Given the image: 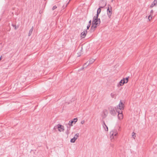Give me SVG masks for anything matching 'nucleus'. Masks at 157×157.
<instances>
[{"mask_svg": "<svg viewBox=\"0 0 157 157\" xmlns=\"http://www.w3.org/2000/svg\"><path fill=\"white\" fill-rule=\"evenodd\" d=\"M116 107L114 108L113 107L110 106L109 107V113L113 116H115L117 114L118 110Z\"/></svg>", "mask_w": 157, "mask_h": 157, "instance_id": "obj_1", "label": "nucleus"}, {"mask_svg": "<svg viewBox=\"0 0 157 157\" xmlns=\"http://www.w3.org/2000/svg\"><path fill=\"white\" fill-rule=\"evenodd\" d=\"M107 14L108 17L110 18L111 15L112 13V7L109 4L108 5V7L107 10Z\"/></svg>", "mask_w": 157, "mask_h": 157, "instance_id": "obj_2", "label": "nucleus"}, {"mask_svg": "<svg viewBox=\"0 0 157 157\" xmlns=\"http://www.w3.org/2000/svg\"><path fill=\"white\" fill-rule=\"evenodd\" d=\"M56 128H57L58 131L60 132H61V131H64L63 126L60 124H58L57 126H55L54 128V129Z\"/></svg>", "mask_w": 157, "mask_h": 157, "instance_id": "obj_3", "label": "nucleus"}, {"mask_svg": "<svg viewBox=\"0 0 157 157\" xmlns=\"http://www.w3.org/2000/svg\"><path fill=\"white\" fill-rule=\"evenodd\" d=\"M124 104L121 100L118 105L117 106V108L120 109L121 110H123L124 109Z\"/></svg>", "mask_w": 157, "mask_h": 157, "instance_id": "obj_4", "label": "nucleus"}, {"mask_svg": "<svg viewBox=\"0 0 157 157\" xmlns=\"http://www.w3.org/2000/svg\"><path fill=\"white\" fill-rule=\"evenodd\" d=\"M99 25H96V24L95 25V24L92 23V25L90 29V32H94L97 28V26Z\"/></svg>", "mask_w": 157, "mask_h": 157, "instance_id": "obj_5", "label": "nucleus"}, {"mask_svg": "<svg viewBox=\"0 0 157 157\" xmlns=\"http://www.w3.org/2000/svg\"><path fill=\"white\" fill-rule=\"evenodd\" d=\"M78 136H79V133H76L74 137L73 138L71 139L70 142L71 143H74L75 142V140H76V139H77L78 137Z\"/></svg>", "mask_w": 157, "mask_h": 157, "instance_id": "obj_6", "label": "nucleus"}, {"mask_svg": "<svg viewBox=\"0 0 157 157\" xmlns=\"http://www.w3.org/2000/svg\"><path fill=\"white\" fill-rule=\"evenodd\" d=\"M117 113H118V119L119 120L122 119L123 118V114L122 113V111H118Z\"/></svg>", "mask_w": 157, "mask_h": 157, "instance_id": "obj_7", "label": "nucleus"}, {"mask_svg": "<svg viewBox=\"0 0 157 157\" xmlns=\"http://www.w3.org/2000/svg\"><path fill=\"white\" fill-rule=\"evenodd\" d=\"M124 83H126L125 81L124 78L123 79H121L119 82V83L118 84L117 86H122Z\"/></svg>", "mask_w": 157, "mask_h": 157, "instance_id": "obj_8", "label": "nucleus"}, {"mask_svg": "<svg viewBox=\"0 0 157 157\" xmlns=\"http://www.w3.org/2000/svg\"><path fill=\"white\" fill-rule=\"evenodd\" d=\"M87 33V30H85V31H84L82 33H81V37L82 38H84L86 36V34Z\"/></svg>", "mask_w": 157, "mask_h": 157, "instance_id": "obj_9", "label": "nucleus"}, {"mask_svg": "<svg viewBox=\"0 0 157 157\" xmlns=\"http://www.w3.org/2000/svg\"><path fill=\"white\" fill-rule=\"evenodd\" d=\"M92 23L95 24V25L96 24V25H99L98 19L97 18H93Z\"/></svg>", "mask_w": 157, "mask_h": 157, "instance_id": "obj_10", "label": "nucleus"}, {"mask_svg": "<svg viewBox=\"0 0 157 157\" xmlns=\"http://www.w3.org/2000/svg\"><path fill=\"white\" fill-rule=\"evenodd\" d=\"M107 3L104 1H101L99 3V5L101 6H104V7L106 6Z\"/></svg>", "mask_w": 157, "mask_h": 157, "instance_id": "obj_11", "label": "nucleus"}, {"mask_svg": "<svg viewBox=\"0 0 157 157\" xmlns=\"http://www.w3.org/2000/svg\"><path fill=\"white\" fill-rule=\"evenodd\" d=\"M103 127L104 128L105 130L106 131H108V127L105 124V121H103Z\"/></svg>", "mask_w": 157, "mask_h": 157, "instance_id": "obj_12", "label": "nucleus"}, {"mask_svg": "<svg viewBox=\"0 0 157 157\" xmlns=\"http://www.w3.org/2000/svg\"><path fill=\"white\" fill-rule=\"evenodd\" d=\"M153 12H154V11L153 10H151V12H150V13H151V14L148 17V19H149V21H150V20H151L152 18V17L153 16Z\"/></svg>", "mask_w": 157, "mask_h": 157, "instance_id": "obj_13", "label": "nucleus"}, {"mask_svg": "<svg viewBox=\"0 0 157 157\" xmlns=\"http://www.w3.org/2000/svg\"><path fill=\"white\" fill-rule=\"evenodd\" d=\"M104 8V6H100L98 9L97 13L99 14L101 13V8Z\"/></svg>", "mask_w": 157, "mask_h": 157, "instance_id": "obj_14", "label": "nucleus"}, {"mask_svg": "<svg viewBox=\"0 0 157 157\" xmlns=\"http://www.w3.org/2000/svg\"><path fill=\"white\" fill-rule=\"evenodd\" d=\"M95 60L94 59H90L89 61H88V62H89V63H88V65L87 66H88L89 64H92L94 62V61Z\"/></svg>", "mask_w": 157, "mask_h": 157, "instance_id": "obj_15", "label": "nucleus"}, {"mask_svg": "<svg viewBox=\"0 0 157 157\" xmlns=\"http://www.w3.org/2000/svg\"><path fill=\"white\" fill-rule=\"evenodd\" d=\"M157 3V2H156L155 0L153 1V2H152L151 5L150 6V8H152L154 6H155L156 4Z\"/></svg>", "mask_w": 157, "mask_h": 157, "instance_id": "obj_16", "label": "nucleus"}, {"mask_svg": "<svg viewBox=\"0 0 157 157\" xmlns=\"http://www.w3.org/2000/svg\"><path fill=\"white\" fill-rule=\"evenodd\" d=\"M103 113L105 117H106L108 113V111L106 109H104L103 110Z\"/></svg>", "mask_w": 157, "mask_h": 157, "instance_id": "obj_17", "label": "nucleus"}, {"mask_svg": "<svg viewBox=\"0 0 157 157\" xmlns=\"http://www.w3.org/2000/svg\"><path fill=\"white\" fill-rule=\"evenodd\" d=\"M33 30V27H32L29 30V33L28 35V36H31V34L32 33Z\"/></svg>", "mask_w": 157, "mask_h": 157, "instance_id": "obj_18", "label": "nucleus"}, {"mask_svg": "<svg viewBox=\"0 0 157 157\" xmlns=\"http://www.w3.org/2000/svg\"><path fill=\"white\" fill-rule=\"evenodd\" d=\"M73 121L72 120H71L69 121V122L68 124H67L68 125H70L71 126H73Z\"/></svg>", "mask_w": 157, "mask_h": 157, "instance_id": "obj_19", "label": "nucleus"}, {"mask_svg": "<svg viewBox=\"0 0 157 157\" xmlns=\"http://www.w3.org/2000/svg\"><path fill=\"white\" fill-rule=\"evenodd\" d=\"M110 138H114V132H110Z\"/></svg>", "mask_w": 157, "mask_h": 157, "instance_id": "obj_20", "label": "nucleus"}, {"mask_svg": "<svg viewBox=\"0 0 157 157\" xmlns=\"http://www.w3.org/2000/svg\"><path fill=\"white\" fill-rule=\"evenodd\" d=\"M66 125L67 127V129H68L70 131V130L71 129V126H70V125H68L67 124H66Z\"/></svg>", "mask_w": 157, "mask_h": 157, "instance_id": "obj_21", "label": "nucleus"}, {"mask_svg": "<svg viewBox=\"0 0 157 157\" xmlns=\"http://www.w3.org/2000/svg\"><path fill=\"white\" fill-rule=\"evenodd\" d=\"M12 25L14 27V29L15 30H16L19 27V26H17V27L16 26V25H14L13 24H12Z\"/></svg>", "mask_w": 157, "mask_h": 157, "instance_id": "obj_22", "label": "nucleus"}, {"mask_svg": "<svg viewBox=\"0 0 157 157\" xmlns=\"http://www.w3.org/2000/svg\"><path fill=\"white\" fill-rule=\"evenodd\" d=\"M69 2L67 3V4L65 6L64 5H63L62 7V10H63L64 9V8H65L67 6V5H68V3H69Z\"/></svg>", "mask_w": 157, "mask_h": 157, "instance_id": "obj_23", "label": "nucleus"}, {"mask_svg": "<svg viewBox=\"0 0 157 157\" xmlns=\"http://www.w3.org/2000/svg\"><path fill=\"white\" fill-rule=\"evenodd\" d=\"M72 121H73V122H74V123H75L76 122L78 121V119L77 118H75L74 119H73Z\"/></svg>", "mask_w": 157, "mask_h": 157, "instance_id": "obj_24", "label": "nucleus"}, {"mask_svg": "<svg viewBox=\"0 0 157 157\" xmlns=\"http://www.w3.org/2000/svg\"><path fill=\"white\" fill-rule=\"evenodd\" d=\"M129 77H126L125 78H124L125 81V83H127L128 82V81Z\"/></svg>", "mask_w": 157, "mask_h": 157, "instance_id": "obj_25", "label": "nucleus"}, {"mask_svg": "<svg viewBox=\"0 0 157 157\" xmlns=\"http://www.w3.org/2000/svg\"><path fill=\"white\" fill-rule=\"evenodd\" d=\"M99 14L97 13V14L93 17V18H98Z\"/></svg>", "mask_w": 157, "mask_h": 157, "instance_id": "obj_26", "label": "nucleus"}, {"mask_svg": "<svg viewBox=\"0 0 157 157\" xmlns=\"http://www.w3.org/2000/svg\"><path fill=\"white\" fill-rule=\"evenodd\" d=\"M65 133H66V134L68 136V135L70 133V132H69V130H68V129H67V131H66L65 132Z\"/></svg>", "mask_w": 157, "mask_h": 157, "instance_id": "obj_27", "label": "nucleus"}, {"mask_svg": "<svg viewBox=\"0 0 157 157\" xmlns=\"http://www.w3.org/2000/svg\"><path fill=\"white\" fill-rule=\"evenodd\" d=\"M97 19H98V23L99 25H100L101 23V20L99 18H97Z\"/></svg>", "mask_w": 157, "mask_h": 157, "instance_id": "obj_28", "label": "nucleus"}, {"mask_svg": "<svg viewBox=\"0 0 157 157\" xmlns=\"http://www.w3.org/2000/svg\"><path fill=\"white\" fill-rule=\"evenodd\" d=\"M111 96L112 98H114L115 96V94L113 93H111Z\"/></svg>", "mask_w": 157, "mask_h": 157, "instance_id": "obj_29", "label": "nucleus"}, {"mask_svg": "<svg viewBox=\"0 0 157 157\" xmlns=\"http://www.w3.org/2000/svg\"><path fill=\"white\" fill-rule=\"evenodd\" d=\"M57 6H55H55H54L52 8V10H54L55 9H56V8H57Z\"/></svg>", "mask_w": 157, "mask_h": 157, "instance_id": "obj_30", "label": "nucleus"}, {"mask_svg": "<svg viewBox=\"0 0 157 157\" xmlns=\"http://www.w3.org/2000/svg\"><path fill=\"white\" fill-rule=\"evenodd\" d=\"M91 22H92L91 20H90V21H89L88 24H89V25H91Z\"/></svg>", "mask_w": 157, "mask_h": 157, "instance_id": "obj_31", "label": "nucleus"}, {"mask_svg": "<svg viewBox=\"0 0 157 157\" xmlns=\"http://www.w3.org/2000/svg\"><path fill=\"white\" fill-rule=\"evenodd\" d=\"M81 123L82 124H83L84 123H85V121H82L81 122Z\"/></svg>", "mask_w": 157, "mask_h": 157, "instance_id": "obj_32", "label": "nucleus"}, {"mask_svg": "<svg viewBox=\"0 0 157 157\" xmlns=\"http://www.w3.org/2000/svg\"><path fill=\"white\" fill-rule=\"evenodd\" d=\"M117 133L116 132L114 133V136H117Z\"/></svg>", "mask_w": 157, "mask_h": 157, "instance_id": "obj_33", "label": "nucleus"}, {"mask_svg": "<svg viewBox=\"0 0 157 157\" xmlns=\"http://www.w3.org/2000/svg\"><path fill=\"white\" fill-rule=\"evenodd\" d=\"M90 27L88 25H87V27H86V28H87V29L86 30H87L89 29V28H90Z\"/></svg>", "mask_w": 157, "mask_h": 157, "instance_id": "obj_34", "label": "nucleus"}, {"mask_svg": "<svg viewBox=\"0 0 157 157\" xmlns=\"http://www.w3.org/2000/svg\"><path fill=\"white\" fill-rule=\"evenodd\" d=\"M88 63V61H87L86 63H84L83 65V66H85V65H86V64H87V63Z\"/></svg>", "mask_w": 157, "mask_h": 157, "instance_id": "obj_35", "label": "nucleus"}, {"mask_svg": "<svg viewBox=\"0 0 157 157\" xmlns=\"http://www.w3.org/2000/svg\"><path fill=\"white\" fill-rule=\"evenodd\" d=\"M84 68V67H82L80 69V70H83Z\"/></svg>", "mask_w": 157, "mask_h": 157, "instance_id": "obj_36", "label": "nucleus"}, {"mask_svg": "<svg viewBox=\"0 0 157 157\" xmlns=\"http://www.w3.org/2000/svg\"><path fill=\"white\" fill-rule=\"evenodd\" d=\"M132 133H133L134 134L132 135V136H134V135H135V133L133 132Z\"/></svg>", "mask_w": 157, "mask_h": 157, "instance_id": "obj_37", "label": "nucleus"}, {"mask_svg": "<svg viewBox=\"0 0 157 157\" xmlns=\"http://www.w3.org/2000/svg\"><path fill=\"white\" fill-rule=\"evenodd\" d=\"M91 25H89V24H88L87 25L90 27Z\"/></svg>", "mask_w": 157, "mask_h": 157, "instance_id": "obj_38", "label": "nucleus"}, {"mask_svg": "<svg viewBox=\"0 0 157 157\" xmlns=\"http://www.w3.org/2000/svg\"><path fill=\"white\" fill-rule=\"evenodd\" d=\"M2 59V56H1V57H0V61Z\"/></svg>", "mask_w": 157, "mask_h": 157, "instance_id": "obj_39", "label": "nucleus"}, {"mask_svg": "<svg viewBox=\"0 0 157 157\" xmlns=\"http://www.w3.org/2000/svg\"><path fill=\"white\" fill-rule=\"evenodd\" d=\"M80 56V55H78V56Z\"/></svg>", "mask_w": 157, "mask_h": 157, "instance_id": "obj_40", "label": "nucleus"}, {"mask_svg": "<svg viewBox=\"0 0 157 157\" xmlns=\"http://www.w3.org/2000/svg\"><path fill=\"white\" fill-rule=\"evenodd\" d=\"M82 49L80 50L81 52L82 51Z\"/></svg>", "mask_w": 157, "mask_h": 157, "instance_id": "obj_41", "label": "nucleus"}, {"mask_svg": "<svg viewBox=\"0 0 157 157\" xmlns=\"http://www.w3.org/2000/svg\"><path fill=\"white\" fill-rule=\"evenodd\" d=\"M1 20V19H0V21Z\"/></svg>", "mask_w": 157, "mask_h": 157, "instance_id": "obj_42", "label": "nucleus"}]
</instances>
